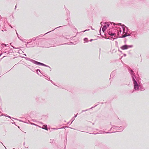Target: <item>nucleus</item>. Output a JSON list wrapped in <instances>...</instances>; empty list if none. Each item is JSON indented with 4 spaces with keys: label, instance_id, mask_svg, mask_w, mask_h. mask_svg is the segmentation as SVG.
Returning a JSON list of instances; mask_svg holds the SVG:
<instances>
[{
    "label": "nucleus",
    "instance_id": "1",
    "mask_svg": "<svg viewBox=\"0 0 149 149\" xmlns=\"http://www.w3.org/2000/svg\"><path fill=\"white\" fill-rule=\"evenodd\" d=\"M114 27L110 28L107 30V32L108 34L111 36L116 37V35L119 38H124L128 36H132L130 33H128V28L124 24L121 23H113Z\"/></svg>",
    "mask_w": 149,
    "mask_h": 149
},
{
    "label": "nucleus",
    "instance_id": "2",
    "mask_svg": "<svg viewBox=\"0 0 149 149\" xmlns=\"http://www.w3.org/2000/svg\"><path fill=\"white\" fill-rule=\"evenodd\" d=\"M128 70L131 76L134 85V89L133 92L136 91H138L139 90L144 91L145 89L143 88L142 84L139 80L136 79V77L133 70L130 68H128Z\"/></svg>",
    "mask_w": 149,
    "mask_h": 149
},
{
    "label": "nucleus",
    "instance_id": "3",
    "mask_svg": "<svg viewBox=\"0 0 149 149\" xmlns=\"http://www.w3.org/2000/svg\"><path fill=\"white\" fill-rule=\"evenodd\" d=\"M26 60H28L30 61L33 63L36 64L38 65H42L44 66H45L49 68L50 69H51V68L48 65H45L42 63H41L37 61H36L32 59L29 58L24 57Z\"/></svg>",
    "mask_w": 149,
    "mask_h": 149
},
{
    "label": "nucleus",
    "instance_id": "4",
    "mask_svg": "<svg viewBox=\"0 0 149 149\" xmlns=\"http://www.w3.org/2000/svg\"><path fill=\"white\" fill-rule=\"evenodd\" d=\"M13 51L12 49L9 46L6 47L4 49V51L3 53L8 54L12 52Z\"/></svg>",
    "mask_w": 149,
    "mask_h": 149
},
{
    "label": "nucleus",
    "instance_id": "5",
    "mask_svg": "<svg viewBox=\"0 0 149 149\" xmlns=\"http://www.w3.org/2000/svg\"><path fill=\"white\" fill-rule=\"evenodd\" d=\"M116 128H120L116 130L118 131V132H121L123 131L124 129V128H123L122 126H120V127L116 126L115 125H112V127L110 129V130H111L112 128L113 129Z\"/></svg>",
    "mask_w": 149,
    "mask_h": 149
},
{
    "label": "nucleus",
    "instance_id": "6",
    "mask_svg": "<svg viewBox=\"0 0 149 149\" xmlns=\"http://www.w3.org/2000/svg\"><path fill=\"white\" fill-rule=\"evenodd\" d=\"M133 45H128L127 44H125L121 47L120 48L123 50L127 49L129 48H132L133 47Z\"/></svg>",
    "mask_w": 149,
    "mask_h": 149
},
{
    "label": "nucleus",
    "instance_id": "7",
    "mask_svg": "<svg viewBox=\"0 0 149 149\" xmlns=\"http://www.w3.org/2000/svg\"><path fill=\"white\" fill-rule=\"evenodd\" d=\"M60 26L58 27H57L56 28H55L54 30H53L52 31H49L47 33H45V34L44 35H43L42 34H40V35L37 36V37H36V38H40V37H42V36H44L45 35L51 32V31H54V30H55V29L58 28H59V27H61L62 26Z\"/></svg>",
    "mask_w": 149,
    "mask_h": 149
},
{
    "label": "nucleus",
    "instance_id": "8",
    "mask_svg": "<svg viewBox=\"0 0 149 149\" xmlns=\"http://www.w3.org/2000/svg\"><path fill=\"white\" fill-rule=\"evenodd\" d=\"M116 132L115 131V132H106L103 131H100L98 133H96V134H109V133H113V132Z\"/></svg>",
    "mask_w": 149,
    "mask_h": 149
},
{
    "label": "nucleus",
    "instance_id": "9",
    "mask_svg": "<svg viewBox=\"0 0 149 149\" xmlns=\"http://www.w3.org/2000/svg\"><path fill=\"white\" fill-rule=\"evenodd\" d=\"M107 28V25L106 24H105L102 28V30L104 32L105 31Z\"/></svg>",
    "mask_w": 149,
    "mask_h": 149
},
{
    "label": "nucleus",
    "instance_id": "10",
    "mask_svg": "<svg viewBox=\"0 0 149 149\" xmlns=\"http://www.w3.org/2000/svg\"><path fill=\"white\" fill-rule=\"evenodd\" d=\"M4 116L5 117H6L9 118H12V117H11L10 116L8 115H7L6 114H4V115H0V116ZM13 118L14 119H16L15 118Z\"/></svg>",
    "mask_w": 149,
    "mask_h": 149
},
{
    "label": "nucleus",
    "instance_id": "11",
    "mask_svg": "<svg viewBox=\"0 0 149 149\" xmlns=\"http://www.w3.org/2000/svg\"><path fill=\"white\" fill-rule=\"evenodd\" d=\"M97 105H97H96L95 106L93 107H91V108H90V109H86L85 110H82L81 112L82 113V112H83L87 111L88 110H90V109H92L93 108H94V107H96Z\"/></svg>",
    "mask_w": 149,
    "mask_h": 149
},
{
    "label": "nucleus",
    "instance_id": "12",
    "mask_svg": "<svg viewBox=\"0 0 149 149\" xmlns=\"http://www.w3.org/2000/svg\"><path fill=\"white\" fill-rule=\"evenodd\" d=\"M42 128L43 129H45L46 130H48V128H47V125H44L42 127Z\"/></svg>",
    "mask_w": 149,
    "mask_h": 149
},
{
    "label": "nucleus",
    "instance_id": "13",
    "mask_svg": "<svg viewBox=\"0 0 149 149\" xmlns=\"http://www.w3.org/2000/svg\"><path fill=\"white\" fill-rule=\"evenodd\" d=\"M84 43L88 42V38H84Z\"/></svg>",
    "mask_w": 149,
    "mask_h": 149
},
{
    "label": "nucleus",
    "instance_id": "14",
    "mask_svg": "<svg viewBox=\"0 0 149 149\" xmlns=\"http://www.w3.org/2000/svg\"><path fill=\"white\" fill-rule=\"evenodd\" d=\"M106 39H110L113 40L114 39H115V38H114L113 37H109L107 38H106Z\"/></svg>",
    "mask_w": 149,
    "mask_h": 149
},
{
    "label": "nucleus",
    "instance_id": "15",
    "mask_svg": "<svg viewBox=\"0 0 149 149\" xmlns=\"http://www.w3.org/2000/svg\"><path fill=\"white\" fill-rule=\"evenodd\" d=\"M137 33V32L136 31H132V32H131V33H130L131 34H130L131 35V34H132V35H133L134 34H136Z\"/></svg>",
    "mask_w": 149,
    "mask_h": 149
},
{
    "label": "nucleus",
    "instance_id": "16",
    "mask_svg": "<svg viewBox=\"0 0 149 149\" xmlns=\"http://www.w3.org/2000/svg\"><path fill=\"white\" fill-rule=\"evenodd\" d=\"M1 46H2L3 48H4V46L5 47H7L8 46H7V45H6L5 44H4V43H2L1 44Z\"/></svg>",
    "mask_w": 149,
    "mask_h": 149
},
{
    "label": "nucleus",
    "instance_id": "17",
    "mask_svg": "<svg viewBox=\"0 0 149 149\" xmlns=\"http://www.w3.org/2000/svg\"><path fill=\"white\" fill-rule=\"evenodd\" d=\"M114 72H113L111 73L110 74V77H113L114 76Z\"/></svg>",
    "mask_w": 149,
    "mask_h": 149
},
{
    "label": "nucleus",
    "instance_id": "18",
    "mask_svg": "<svg viewBox=\"0 0 149 149\" xmlns=\"http://www.w3.org/2000/svg\"><path fill=\"white\" fill-rule=\"evenodd\" d=\"M65 127H68V128H71V129H74L72 128L71 127H69L68 126H65V127H62V128H58V129H61L63 128H64Z\"/></svg>",
    "mask_w": 149,
    "mask_h": 149
},
{
    "label": "nucleus",
    "instance_id": "19",
    "mask_svg": "<svg viewBox=\"0 0 149 149\" xmlns=\"http://www.w3.org/2000/svg\"><path fill=\"white\" fill-rule=\"evenodd\" d=\"M16 34H17V36H18V38L20 39V40H22V39L20 38V37H19V35L18 34V33H17V31H16Z\"/></svg>",
    "mask_w": 149,
    "mask_h": 149
},
{
    "label": "nucleus",
    "instance_id": "20",
    "mask_svg": "<svg viewBox=\"0 0 149 149\" xmlns=\"http://www.w3.org/2000/svg\"><path fill=\"white\" fill-rule=\"evenodd\" d=\"M37 38H36H36H33L31 40H32V41H35L36 40Z\"/></svg>",
    "mask_w": 149,
    "mask_h": 149
},
{
    "label": "nucleus",
    "instance_id": "21",
    "mask_svg": "<svg viewBox=\"0 0 149 149\" xmlns=\"http://www.w3.org/2000/svg\"><path fill=\"white\" fill-rule=\"evenodd\" d=\"M26 46L27 47H31V46L27 45V44L26 45Z\"/></svg>",
    "mask_w": 149,
    "mask_h": 149
},
{
    "label": "nucleus",
    "instance_id": "22",
    "mask_svg": "<svg viewBox=\"0 0 149 149\" xmlns=\"http://www.w3.org/2000/svg\"><path fill=\"white\" fill-rule=\"evenodd\" d=\"M107 25V27H109L110 24H105Z\"/></svg>",
    "mask_w": 149,
    "mask_h": 149
},
{
    "label": "nucleus",
    "instance_id": "23",
    "mask_svg": "<svg viewBox=\"0 0 149 149\" xmlns=\"http://www.w3.org/2000/svg\"><path fill=\"white\" fill-rule=\"evenodd\" d=\"M126 42H127V39H125L124 41V43H125V44H126Z\"/></svg>",
    "mask_w": 149,
    "mask_h": 149
},
{
    "label": "nucleus",
    "instance_id": "24",
    "mask_svg": "<svg viewBox=\"0 0 149 149\" xmlns=\"http://www.w3.org/2000/svg\"><path fill=\"white\" fill-rule=\"evenodd\" d=\"M12 47H13V48H14V49H19V48L18 47H15L14 46H12Z\"/></svg>",
    "mask_w": 149,
    "mask_h": 149
},
{
    "label": "nucleus",
    "instance_id": "25",
    "mask_svg": "<svg viewBox=\"0 0 149 149\" xmlns=\"http://www.w3.org/2000/svg\"><path fill=\"white\" fill-rule=\"evenodd\" d=\"M36 71H39L40 72V73H41L40 72V70L39 69H37V70H36Z\"/></svg>",
    "mask_w": 149,
    "mask_h": 149
},
{
    "label": "nucleus",
    "instance_id": "26",
    "mask_svg": "<svg viewBox=\"0 0 149 149\" xmlns=\"http://www.w3.org/2000/svg\"><path fill=\"white\" fill-rule=\"evenodd\" d=\"M78 113H77L74 116V118H76L77 116Z\"/></svg>",
    "mask_w": 149,
    "mask_h": 149
},
{
    "label": "nucleus",
    "instance_id": "27",
    "mask_svg": "<svg viewBox=\"0 0 149 149\" xmlns=\"http://www.w3.org/2000/svg\"><path fill=\"white\" fill-rule=\"evenodd\" d=\"M32 42V40H31V41L30 42H27V44H29V43H30L31 42Z\"/></svg>",
    "mask_w": 149,
    "mask_h": 149
},
{
    "label": "nucleus",
    "instance_id": "28",
    "mask_svg": "<svg viewBox=\"0 0 149 149\" xmlns=\"http://www.w3.org/2000/svg\"><path fill=\"white\" fill-rule=\"evenodd\" d=\"M31 124L32 125H36L34 123H31Z\"/></svg>",
    "mask_w": 149,
    "mask_h": 149
},
{
    "label": "nucleus",
    "instance_id": "29",
    "mask_svg": "<svg viewBox=\"0 0 149 149\" xmlns=\"http://www.w3.org/2000/svg\"><path fill=\"white\" fill-rule=\"evenodd\" d=\"M89 30V29H86V30H84V32H85L86 31H88V30Z\"/></svg>",
    "mask_w": 149,
    "mask_h": 149
},
{
    "label": "nucleus",
    "instance_id": "30",
    "mask_svg": "<svg viewBox=\"0 0 149 149\" xmlns=\"http://www.w3.org/2000/svg\"><path fill=\"white\" fill-rule=\"evenodd\" d=\"M52 142H53V141L52 140H51V139H50V142L51 143H52Z\"/></svg>",
    "mask_w": 149,
    "mask_h": 149
},
{
    "label": "nucleus",
    "instance_id": "31",
    "mask_svg": "<svg viewBox=\"0 0 149 149\" xmlns=\"http://www.w3.org/2000/svg\"><path fill=\"white\" fill-rule=\"evenodd\" d=\"M48 81H50L52 83V81L50 80V78H49V80H48Z\"/></svg>",
    "mask_w": 149,
    "mask_h": 149
},
{
    "label": "nucleus",
    "instance_id": "32",
    "mask_svg": "<svg viewBox=\"0 0 149 149\" xmlns=\"http://www.w3.org/2000/svg\"><path fill=\"white\" fill-rule=\"evenodd\" d=\"M123 56H126V54H123Z\"/></svg>",
    "mask_w": 149,
    "mask_h": 149
},
{
    "label": "nucleus",
    "instance_id": "33",
    "mask_svg": "<svg viewBox=\"0 0 149 149\" xmlns=\"http://www.w3.org/2000/svg\"><path fill=\"white\" fill-rule=\"evenodd\" d=\"M94 40L93 39H91L90 40V42H91L93 40Z\"/></svg>",
    "mask_w": 149,
    "mask_h": 149
},
{
    "label": "nucleus",
    "instance_id": "34",
    "mask_svg": "<svg viewBox=\"0 0 149 149\" xmlns=\"http://www.w3.org/2000/svg\"><path fill=\"white\" fill-rule=\"evenodd\" d=\"M101 28L100 29V35L101 34Z\"/></svg>",
    "mask_w": 149,
    "mask_h": 149
},
{
    "label": "nucleus",
    "instance_id": "35",
    "mask_svg": "<svg viewBox=\"0 0 149 149\" xmlns=\"http://www.w3.org/2000/svg\"><path fill=\"white\" fill-rule=\"evenodd\" d=\"M74 120V119L73 120H72V122H71V123H70V124H72V122Z\"/></svg>",
    "mask_w": 149,
    "mask_h": 149
},
{
    "label": "nucleus",
    "instance_id": "36",
    "mask_svg": "<svg viewBox=\"0 0 149 149\" xmlns=\"http://www.w3.org/2000/svg\"><path fill=\"white\" fill-rule=\"evenodd\" d=\"M13 124H15V125H16L15 124V123L14 122L13 123V122H11Z\"/></svg>",
    "mask_w": 149,
    "mask_h": 149
},
{
    "label": "nucleus",
    "instance_id": "37",
    "mask_svg": "<svg viewBox=\"0 0 149 149\" xmlns=\"http://www.w3.org/2000/svg\"><path fill=\"white\" fill-rule=\"evenodd\" d=\"M36 71V73H37L38 74V75H39V73L38 72V71Z\"/></svg>",
    "mask_w": 149,
    "mask_h": 149
},
{
    "label": "nucleus",
    "instance_id": "38",
    "mask_svg": "<svg viewBox=\"0 0 149 149\" xmlns=\"http://www.w3.org/2000/svg\"><path fill=\"white\" fill-rule=\"evenodd\" d=\"M70 19V17H69L67 18V19H66V20H68V19Z\"/></svg>",
    "mask_w": 149,
    "mask_h": 149
},
{
    "label": "nucleus",
    "instance_id": "39",
    "mask_svg": "<svg viewBox=\"0 0 149 149\" xmlns=\"http://www.w3.org/2000/svg\"><path fill=\"white\" fill-rule=\"evenodd\" d=\"M16 8H17V5H16L15 6V9H16Z\"/></svg>",
    "mask_w": 149,
    "mask_h": 149
},
{
    "label": "nucleus",
    "instance_id": "40",
    "mask_svg": "<svg viewBox=\"0 0 149 149\" xmlns=\"http://www.w3.org/2000/svg\"><path fill=\"white\" fill-rule=\"evenodd\" d=\"M67 13H68L69 14H70V12L69 11H68V12H67Z\"/></svg>",
    "mask_w": 149,
    "mask_h": 149
},
{
    "label": "nucleus",
    "instance_id": "41",
    "mask_svg": "<svg viewBox=\"0 0 149 149\" xmlns=\"http://www.w3.org/2000/svg\"><path fill=\"white\" fill-rule=\"evenodd\" d=\"M24 55L25 56H26V54H24Z\"/></svg>",
    "mask_w": 149,
    "mask_h": 149
},
{
    "label": "nucleus",
    "instance_id": "42",
    "mask_svg": "<svg viewBox=\"0 0 149 149\" xmlns=\"http://www.w3.org/2000/svg\"><path fill=\"white\" fill-rule=\"evenodd\" d=\"M2 53H1L0 54V56H1V55H2Z\"/></svg>",
    "mask_w": 149,
    "mask_h": 149
},
{
    "label": "nucleus",
    "instance_id": "43",
    "mask_svg": "<svg viewBox=\"0 0 149 149\" xmlns=\"http://www.w3.org/2000/svg\"><path fill=\"white\" fill-rule=\"evenodd\" d=\"M70 123V122H68V123H67V124H69Z\"/></svg>",
    "mask_w": 149,
    "mask_h": 149
},
{
    "label": "nucleus",
    "instance_id": "44",
    "mask_svg": "<svg viewBox=\"0 0 149 149\" xmlns=\"http://www.w3.org/2000/svg\"><path fill=\"white\" fill-rule=\"evenodd\" d=\"M91 29H92V30H94V29H93L92 28V27H91Z\"/></svg>",
    "mask_w": 149,
    "mask_h": 149
},
{
    "label": "nucleus",
    "instance_id": "45",
    "mask_svg": "<svg viewBox=\"0 0 149 149\" xmlns=\"http://www.w3.org/2000/svg\"><path fill=\"white\" fill-rule=\"evenodd\" d=\"M102 22H101V25H102Z\"/></svg>",
    "mask_w": 149,
    "mask_h": 149
},
{
    "label": "nucleus",
    "instance_id": "46",
    "mask_svg": "<svg viewBox=\"0 0 149 149\" xmlns=\"http://www.w3.org/2000/svg\"><path fill=\"white\" fill-rule=\"evenodd\" d=\"M0 142L3 145V144L0 141Z\"/></svg>",
    "mask_w": 149,
    "mask_h": 149
},
{
    "label": "nucleus",
    "instance_id": "47",
    "mask_svg": "<svg viewBox=\"0 0 149 149\" xmlns=\"http://www.w3.org/2000/svg\"><path fill=\"white\" fill-rule=\"evenodd\" d=\"M42 75H43V76H44L45 77H47L45 76H44V75L43 74H42Z\"/></svg>",
    "mask_w": 149,
    "mask_h": 149
},
{
    "label": "nucleus",
    "instance_id": "48",
    "mask_svg": "<svg viewBox=\"0 0 149 149\" xmlns=\"http://www.w3.org/2000/svg\"><path fill=\"white\" fill-rule=\"evenodd\" d=\"M12 121H14V120H12Z\"/></svg>",
    "mask_w": 149,
    "mask_h": 149
},
{
    "label": "nucleus",
    "instance_id": "49",
    "mask_svg": "<svg viewBox=\"0 0 149 149\" xmlns=\"http://www.w3.org/2000/svg\"><path fill=\"white\" fill-rule=\"evenodd\" d=\"M110 125H111V122H110Z\"/></svg>",
    "mask_w": 149,
    "mask_h": 149
},
{
    "label": "nucleus",
    "instance_id": "50",
    "mask_svg": "<svg viewBox=\"0 0 149 149\" xmlns=\"http://www.w3.org/2000/svg\"><path fill=\"white\" fill-rule=\"evenodd\" d=\"M28 68H29V67H28Z\"/></svg>",
    "mask_w": 149,
    "mask_h": 149
},
{
    "label": "nucleus",
    "instance_id": "51",
    "mask_svg": "<svg viewBox=\"0 0 149 149\" xmlns=\"http://www.w3.org/2000/svg\"><path fill=\"white\" fill-rule=\"evenodd\" d=\"M36 43V42H34V44H35Z\"/></svg>",
    "mask_w": 149,
    "mask_h": 149
},
{
    "label": "nucleus",
    "instance_id": "52",
    "mask_svg": "<svg viewBox=\"0 0 149 149\" xmlns=\"http://www.w3.org/2000/svg\"><path fill=\"white\" fill-rule=\"evenodd\" d=\"M68 43H65V44H68Z\"/></svg>",
    "mask_w": 149,
    "mask_h": 149
},
{
    "label": "nucleus",
    "instance_id": "53",
    "mask_svg": "<svg viewBox=\"0 0 149 149\" xmlns=\"http://www.w3.org/2000/svg\"><path fill=\"white\" fill-rule=\"evenodd\" d=\"M24 144H25V143H24Z\"/></svg>",
    "mask_w": 149,
    "mask_h": 149
},
{
    "label": "nucleus",
    "instance_id": "54",
    "mask_svg": "<svg viewBox=\"0 0 149 149\" xmlns=\"http://www.w3.org/2000/svg\"><path fill=\"white\" fill-rule=\"evenodd\" d=\"M134 36H135V35L134 34Z\"/></svg>",
    "mask_w": 149,
    "mask_h": 149
},
{
    "label": "nucleus",
    "instance_id": "55",
    "mask_svg": "<svg viewBox=\"0 0 149 149\" xmlns=\"http://www.w3.org/2000/svg\"><path fill=\"white\" fill-rule=\"evenodd\" d=\"M71 43L73 44L72 42H71Z\"/></svg>",
    "mask_w": 149,
    "mask_h": 149
},
{
    "label": "nucleus",
    "instance_id": "56",
    "mask_svg": "<svg viewBox=\"0 0 149 149\" xmlns=\"http://www.w3.org/2000/svg\"><path fill=\"white\" fill-rule=\"evenodd\" d=\"M54 129H55V128H54Z\"/></svg>",
    "mask_w": 149,
    "mask_h": 149
},
{
    "label": "nucleus",
    "instance_id": "57",
    "mask_svg": "<svg viewBox=\"0 0 149 149\" xmlns=\"http://www.w3.org/2000/svg\"><path fill=\"white\" fill-rule=\"evenodd\" d=\"M4 147H5V148H6H6L5 146H4Z\"/></svg>",
    "mask_w": 149,
    "mask_h": 149
}]
</instances>
